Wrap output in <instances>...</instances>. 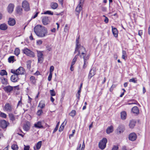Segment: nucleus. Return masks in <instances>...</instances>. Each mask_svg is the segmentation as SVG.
Returning a JSON list of instances; mask_svg holds the SVG:
<instances>
[{
  "label": "nucleus",
  "instance_id": "c9c22d12",
  "mask_svg": "<svg viewBox=\"0 0 150 150\" xmlns=\"http://www.w3.org/2000/svg\"><path fill=\"white\" fill-rule=\"evenodd\" d=\"M30 81L33 84L36 83L35 77L33 76H31L30 78Z\"/></svg>",
  "mask_w": 150,
  "mask_h": 150
},
{
  "label": "nucleus",
  "instance_id": "6e6d98bb",
  "mask_svg": "<svg viewBox=\"0 0 150 150\" xmlns=\"http://www.w3.org/2000/svg\"><path fill=\"white\" fill-rule=\"evenodd\" d=\"M75 130L74 129L72 130V134H70L69 135V138H70L71 137H72L73 136L74 134L75 133Z\"/></svg>",
  "mask_w": 150,
  "mask_h": 150
},
{
  "label": "nucleus",
  "instance_id": "f704fd0d",
  "mask_svg": "<svg viewBox=\"0 0 150 150\" xmlns=\"http://www.w3.org/2000/svg\"><path fill=\"white\" fill-rule=\"evenodd\" d=\"M14 57L13 56H10L8 59V62L9 63L12 62L13 63L14 60Z\"/></svg>",
  "mask_w": 150,
  "mask_h": 150
},
{
  "label": "nucleus",
  "instance_id": "b1692460",
  "mask_svg": "<svg viewBox=\"0 0 150 150\" xmlns=\"http://www.w3.org/2000/svg\"><path fill=\"white\" fill-rule=\"evenodd\" d=\"M79 37L77 38L76 40V47L75 49V50L74 52V54H75L76 52H78L79 50Z\"/></svg>",
  "mask_w": 150,
  "mask_h": 150
},
{
  "label": "nucleus",
  "instance_id": "c756f323",
  "mask_svg": "<svg viewBox=\"0 0 150 150\" xmlns=\"http://www.w3.org/2000/svg\"><path fill=\"white\" fill-rule=\"evenodd\" d=\"M2 83L4 85H6L8 83L7 80L6 79L3 77L1 78Z\"/></svg>",
  "mask_w": 150,
  "mask_h": 150
},
{
  "label": "nucleus",
  "instance_id": "09e8293b",
  "mask_svg": "<svg viewBox=\"0 0 150 150\" xmlns=\"http://www.w3.org/2000/svg\"><path fill=\"white\" fill-rule=\"evenodd\" d=\"M52 73H50L49 75L48 76V80L49 81H51L52 77Z\"/></svg>",
  "mask_w": 150,
  "mask_h": 150
},
{
  "label": "nucleus",
  "instance_id": "5fc2aeb1",
  "mask_svg": "<svg viewBox=\"0 0 150 150\" xmlns=\"http://www.w3.org/2000/svg\"><path fill=\"white\" fill-rule=\"evenodd\" d=\"M42 112V110H40L38 111L37 114L38 115H40Z\"/></svg>",
  "mask_w": 150,
  "mask_h": 150
},
{
  "label": "nucleus",
  "instance_id": "7c9ffc66",
  "mask_svg": "<svg viewBox=\"0 0 150 150\" xmlns=\"http://www.w3.org/2000/svg\"><path fill=\"white\" fill-rule=\"evenodd\" d=\"M51 6L53 9H56L58 6V4L56 3L52 2L51 4Z\"/></svg>",
  "mask_w": 150,
  "mask_h": 150
},
{
  "label": "nucleus",
  "instance_id": "cd10ccee",
  "mask_svg": "<svg viewBox=\"0 0 150 150\" xmlns=\"http://www.w3.org/2000/svg\"><path fill=\"white\" fill-rule=\"evenodd\" d=\"M113 131V127L112 126L108 127L106 130V132L108 134H109L110 133L112 132Z\"/></svg>",
  "mask_w": 150,
  "mask_h": 150
},
{
  "label": "nucleus",
  "instance_id": "13d9d810",
  "mask_svg": "<svg viewBox=\"0 0 150 150\" xmlns=\"http://www.w3.org/2000/svg\"><path fill=\"white\" fill-rule=\"evenodd\" d=\"M39 12H36L35 15L33 16L32 17V18H35L36 17L39 13Z\"/></svg>",
  "mask_w": 150,
  "mask_h": 150
},
{
  "label": "nucleus",
  "instance_id": "4d7b16f0",
  "mask_svg": "<svg viewBox=\"0 0 150 150\" xmlns=\"http://www.w3.org/2000/svg\"><path fill=\"white\" fill-rule=\"evenodd\" d=\"M42 43V41L41 40H39L37 41V44L38 45H40Z\"/></svg>",
  "mask_w": 150,
  "mask_h": 150
},
{
  "label": "nucleus",
  "instance_id": "72a5a7b5",
  "mask_svg": "<svg viewBox=\"0 0 150 150\" xmlns=\"http://www.w3.org/2000/svg\"><path fill=\"white\" fill-rule=\"evenodd\" d=\"M45 104L44 102L42 101L40 102L38 105V107L42 109L45 107Z\"/></svg>",
  "mask_w": 150,
  "mask_h": 150
},
{
  "label": "nucleus",
  "instance_id": "603ef678",
  "mask_svg": "<svg viewBox=\"0 0 150 150\" xmlns=\"http://www.w3.org/2000/svg\"><path fill=\"white\" fill-rule=\"evenodd\" d=\"M118 146H114L112 150H118Z\"/></svg>",
  "mask_w": 150,
  "mask_h": 150
},
{
  "label": "nucleus",
  "instance_id": "bb28decb",
  "mask_svg": "<svg viewBox=\"0 0 150 150\" xmlns=\"http://www.w3.org/2000/svg\"><path fill=\"white\" fill-rule=\"evenodd\" d=\"M30 125L29 124L26 123L23 126V129L26 131H28L30 129Z\"/></svg>",
  "mask_w": 150,
  "mask_h": 150
},
{
  "label": "nucleus",
  "instance_id": "2eb2a0df",
  "mask_svg": "<svg viewBox=\"0 0 150 150\" xmlns=\"http://www.w3.org/2000/svg\"><path fill=\"white\" fill-rule=\"evenodd\" d=\"M14 5L12 4H9L8 7V11L9 13H11L13 10Z\"/></svg>",
  "mask_w": 150,
  "mask_h": 150
},
{
  "label": "nucleus",
  "instance_id": "f257e3e1",
  "mask_svg": "<svg viewBox=\"0 0 150 150\" xmlns=\"http://www.w3.org/2000/svg\"><path fill=\"white\" fill-rule=\"evenodd\" d=\"M34 30L36 35L40 38L44 37L48 33L47 28L39 25H37L34 28Z\"/></svg>",
  "mask_w": 150,
  "mask_h": 150
},
{
  "label": "nucleus",
  "instance_id": "39448f33",
  "mask_svg": "<svg viewBox=\"0 0 150 150\" xmlns=\"http://www.w3.org/2000/svg\"><path fill=\"white\" fill-rule=\"evenodd\" d=\"M37 57H38V62L40 63H42L44 60L43 54V51L37 50Z\"/></svg>",
  "mask_w": 150,
  "mask_h": 150
},
{
  "label": "nucleus",
  "instance_id": "ddd939ff",
  "mask_svg": "<svg viewBox=\"0 0 150 150\" xmlns=\"http://www.w3.org/2000/svg\"><path fill=\"white\" fill-rule=\"evenodd\" d=\"M96 74V70L95 69L92 68L91 69L89 72L88 75V79H89L93 76Z\"/></svg>",
  "mask_w": 150,
  "mask_h": 150
},
{
  "label": "nucleus",
  "instance_id": "6ab92c4d",
  "mask_svg": "<svg viewBox=\"0 0 150 150\" xmlns=\"http://www.w3.org/2000/svg\"><path fill=\"white\" fill-rule=\"evenodd\" d=\"M118 132L120 134L123 132L125 130L124 127L123 125H120L117 129Z\"/></svg>",
  "mask_w": 150,
  "mask_h": 150
},
{
  "label": "nucleus",
  "instance_id": "a878e982",
  "mask_svg": "<svg viewBox=\"0 0 150 150\" xmlns=\"http://www.w3.org/2000/svg\"><path fill=\"white\" fill-rule=\"evenodd\" d=\"M10 120L14 122L16 120V116L13 115L12 113H10L8 115Z\"/></svg>",
  "mask_w": 150,
  "mask_h": 150
},
{
  "label": "nucleus",
  "instance_id": "f03ea898",
  "mask_svg": "<svg viewBox=\"0 0 150 150\" xmlns=\"http://www.w3.org/2000/svg\"><path fill=\"white\" fill-rule=\"evenodd\" d=\"M107 139L106 138H103L101 140L98 144L99 147L101 149H104L106 146V144L107 142Z\"/></svg>",
  "mask_w": 150,
  "mask_h": 150
},
{
  "label": "nucleus",
  "instance_id": "7ed1b4c3",
  "mask_svg": "<svg viewBox=\"0 0 150 150\" xmlns=\"http://www.w3.org/2000/svg\"><path fill=\"white\" fill-rule=\"evenodd\" d=\"M22 51L24 54L28 56L33 57L35 56L34 52L27 48H24Z\"/></svg>",
  "mask_w": 150,
  "mask_h": 150
},
{
  "label": "nucleus",
  "instance_id": "c85d7f7f",
  "mask_svg": "<svg viewBox=\"0 0 150 150\" xmlns=\"http://www.w3.org/2000/svg\"><path fill=\"white\" fill-rule=\"evenodd\" d=\"M135 123L136 122L134 120H130L129 124L130 127L131 128H133L134 127Z\"/></svg>",
  "mask_w": 150,
  "mask_h": 150
},
{
  "label": "nucleus",
  "instance_id": "338daca9",
  "mask_svg": "<svg viewBox=\"0 0 150 150\" xmlns=\"http://www.w3.org/2000/svg\"><path fill=\"white\" fill-rule=\"evenodd\" d=\"M122 55H127L126 52L125 50H122Z\"/></svg>",
  "mask_w": 150,
  "mask_h": 150
},
{
  "label": "nucleus",
  "instance_id": "4be33fe9",
  "mask_svg": "<svg viewBox=\"0 0 150 150\" xmlns=\"http://www.w3.org/2000/svg\"><path fill=\"white\" fill-rule=\"evenodd\" d=\"M34 126L35 127L38 128H43V126L42 125V122L40 121H38L34 124Z\"/></svg>",
  "mask_w": 150,
  "mask_h": 150
},
{
  "label": "nucleus",
  "instance_id": "9d476101",
  "mask_svg": "<svg viewBox=\"0 0 150 150\" xmlns=\"http://www.w3.org/2000/svg\"><path fill=\"white\" fill-rule=\"evenodd\" d=\"M9 124L8 122L5 120H0V127L2 129L6 128L8 125Z\"/></svg>",
  "mask_w": 150,
  "mask_h": 150
},
{
  "label": "nucleus",
  "instance_id": "8fccbe9b",
  "mask_svg": "<svg viewBox=\"0 0 150 150\" xmlns=\"http://www.w3.org/2000/svg\"><path fill=\"white\" fill-rule=\"evenodd\" d=\"M103 16L105 17V19L104 20V22L106 23H108L109 21V19L105 15Z\"/></svg>",
  "mask_w": 150,
  "mask_h": 150
},
{
  "label": "nucleus",
  "instance_id": "6e6552de",
  "mask_svg": "<svg viewBox=\"0 0 150 150\" xmlns=\"http://www.w3.org/2000/svg\"><path fill=\"white\" fill-rule=\"evenodd\" d=\"M22 6L25 11H28L30 10L29 4L26 0L23 1L22 3Z\"/></svg>",
  "mask_w": 150,
  "mask_h": 150
},
{
  "label": "nucleus",
  "instance_id": "bf43d9fd",
  "mask_svg": "<svg viewBox=\"0 0 150 150\" xmlns=\"http://www.w3.org/2000/svg\"><path fill=\"white\" fill-rule=\"evenodd\" d=\"M85 147V144L84 142V141L83 142V144L82 145V146L81 148V150H84Z\"/></svg>",
  "mask_w": 150,
  "mask_h": 150
},
{
  "label": "nucleus",
  "instance_id": "4c0bfd02",
  "mask_svg": "<svg viewBox=\"0 0 150 150\" xmlns=\"http://www.w3.org/2000/svg\"><path fill=\"white\" fill-rule=\"evenodd\" d=\"M27 67L28 69H30L31 68V61L30 60H28L26 62Z\"/></svg>",
  "mask_w": 150,
  "mask_h": 150
},
{
  "label": "nucleus",
  "instance_id": "052dcab7",
  "mask_svg": "<svg viewBox=\"0 0 150 150\" xmlns=\"http://www.w3.org/2000/svg\"><path fill=\"white\" fill-rule=\"evenodd\" d=\"M13 89L14 90H19V88L18 86H13Z\"/></svg>",
  "mask_w": 150,
  "mask_h": 150
},
{
  "label": "nucleus",
  "instance_id": "680f3d73",
  "mask_svg": "<svg viewBox=\"0 0 150 150\" xmlns=\"http://www.w3.org/2000/svg\"><path fill=\"white\" fill-rule=\"evenodd\" d=\"M142 34V30H140L138 32V35L140 36H141Z\"/></svg>",
  "mask_w": 150,
  "mask_h": 150
},
{
  "label": "nucleus",
  "instance_id": "49530a36",
  "mask_svg": "<svg viewBox=\"0 0 150 150\" xmlns=\"http://www.w3.org/2000/svg\"><path fill=\"white\" fill-rule=\"evenodd\" d=\"M88 64V62L87 61H84V64L83 66V68L85 69L87 67Z\"/></svg>",
  "mask_w": 150,
  "mask_h": 150
},
{
  "label": "nucleus",
  "instance_id": "79ce46f5",
  "mask_svg": "<svg viewBox=\"0 0 150 150\" xmlns=\"http://www.w3.org/2000/svg\"><path fill=\"white\" fill-rule=\"evenodd\" d=\"M0 117L4 118H6L7 115L5 113L0 112Z\"/></svg>",
  "mask_w": 150,
  "mask_h": 150
},
{
  "label": "nucleus",
  "instance_id": "f8f14e48",
  "mask_svg": "<svg viewBox=\"0 0 150 150\" xmlns=\"http://www.w3.org/2000/svg\"><path fill=\"white\" fill-rule=\"evenodd\" d=\"M137 138L136 134L134 132L130 133L129 136V139L131 141L135 140Z\"/></svg>",
  "mask_w": 150,
  "mask_h": 150
},
{
  "label": "nucleus",
  "instance_id": "e2e57ef3",
  "mask_svg": "<svg viewBox=\"0 0 150 150\" xmlns=\"http://www.w3.org/2000/svg\"><path fill=\"white\" fill-rule=\"evenodd\" d=\"M76 60H77L74 59H73V61L71 63V64H72V65H74V64L76 62Z\"/></svg>",
  "mask_w": 150,
  "mask_h": 150
},
{
  "label": "nucleus",
  "instance_id": "69168bd1",
  "mask_svg": "<svg viewBox=\"0 0 150 150\" xmlns=\"http://www.w3.org/2000/svg\"><path fill=\"white\" fill-rule=\"evenodd\" d=\"M62 125H61V126L60 127L59 129V131L60 132L62 131L64 129L62 127Z\"/></svg>",
  "mask_w": 150,
  "mask_h": 150
},
{
  "label": "nucleus",
  "instance_id": "e433bc0d",
  "mask_svg": "<svg viewBox=\"0 0 150 150\" xmlns=\"http://www.w3.org/2000/svg\"><path fill=\"white\" fill-rule=\"evenodd\" d=\"M20 50L18 48H16L14 51V54L17 56H18L20 54Z\"/></svg>",
  "mask_w": 150,
  "mask_h": 150
},
{
  "label": "nucleus",
  "instance_id": "dca6fc26",
  "mask_svg": "<svg viewBox=\"0 0 150 150\" xmlns=\"http://www.w3.org/2000/svg\"><path fill=\"white\" fill-rule=\"evenodd\" d=\"M79 51H80L81 53H86L87 51L86 48L83 46H81L80 44L79 43Z\"/></svg>",
  "mask_w": 150,
  "mask_h": 150
},
{
  "label": "nucleus",
  "instance_id": "aec40b11",
  "mask_svg": "<svg viewBox=\"0 0 150 150\" xmlns=\"http://www.w3.org/2000/svg\"><path fill=\"white\" fill-rule=\"evenodd\" d=\"M121 118L122 120H125L127 117V113L125 111H122L120 113Z\"/></svg>",
  "mask_w": 150,
  "mask_h": 150
},
{
  "label": "nucleus",
  "instance_id": "a211bd4d",
  "mask_svg": "<svg viewBox=\"0 0 150 150\" xmlns=\"http://www.w3.org/2000/svg\"><path fill=\"white\" fill-rule=\"evenodd\" d=\"M42 142L40 141L38 142L36 144V147H34V150H38L41 148L42 145Z\"/></svg>",
  "mask_w": 150,
  "mask_h": 150
},
{
  "label": "nucleus",
  "instance_id": "393cba45",
  "mask_svg": "<svg viewBox=\"0 0 150 150\" xmlns=\"http://www.w3.org/2000/svg\"><path fill=\"white\" fill-rule=\"evenodd\" d=\"M8 28L7 25L5 23H3L0 25V29L3 30H5Z\"/></svg>",
  "mask_w": 150,
  "mask_h": 150
},
{
  "label": "nucleus",
  "instance_id": "423d86ee",
  "mask_svg": "<svg viewBox=\"0 0 150 150\" xmlns=\"http://www.w3.org/2000/svg\"><path fill=\"white\" fill-rule=\"evenodd\" d=\"M83 4V0H80L79 4L76 9V14L77 16H79L81 10L82 9Z\"/></svg>",
  "mask_w": 150,
  "mask_h": 150
},
{
  "label": "nucleus",
  "instance_id": "473e14b6",
  "mask_svg": "<svg viewBox=\"0 0 150 150\" xmlns=\"http://www.w3.org/2000/svg\"><path fill=\"white\" fill-rule=\"evenodd\" d=\"M22 11V8L20 6H18L16 8V11L17 13L19 14H21Z\"/></svg>",
  "mask_w": 150,
  "mask_h": 150
},
{
  "label": "nucleus",
  "instance_id": "412c9836",
  "mask_svg": "<svg viewBox=\"0 0 150 150\" xmlns=\"http://www.w3.org/2000/svg\"><path fill=\"white\" fill-rule=\"evenodd\" d=\"M112 31L113 35L116 38L118 36V31L117 29L115 28H113L112 26Z\"/></svg>",
  "mask_w": 150,
  "mask_h": 150
},
{
  "label": "nucleus",
  "instance_id": "ea45409f",
  "mask_svg": "<svg viewBox=\"0 0 150 150\" xmlns=\"http://www.w3.org/2000/svg\"><path fill=\"white\" fill-rule=\"evenodd\" d=\"M11 148L13 150H18V147L17 145L13 144L12 145Z\"/></svg>",
  "mask_w": 150,
  "mask_h": 150
},
{
  "label": "nucleus",
  "instance_id": "3c124183",
  "mask_svg": "<svg viewBox=\"0 0 150 150\" xmlns=\"http://www.w3.org/2000/svg\"><path fill=\"white\" fill-rule=\"evenodd\" d=\"M24 150H29L30 148L29 146H25L24 145Z\"/></svg>",
  "mask_w": 150,
  "mask_h": 150
},
{
  "label": "nucleus",
  "instance_id": "2f4dec72",
  "mask_svg": "<svg viewBox=\"0 0 150 150\" xmlns=\"http://www.w3.org/2000/svg\"><path fill=\"white\" fill-rule=\"evenodd\" d=\"M86 53H81V55H80V57L81 58H83V61H87V58H86Z\"/></svg>",
  "mask_w": 150,
  "mask_h": 150
},
{
  "label": "nucleus",
  "instance_id": "58836bf2",
  "mask_svg": "<svg viewBox=\"0 0 150 150\" xmlns=\"http://www.w3.org/2000/svg\"><path fill=\"white\" fill-rule=\"evenodd\" d=\"M76 114V111L75 110H73L69 113V115L72 117H74L75 115Z\"/></svg>",
  "mask_w": 150,
  "mask_h": 150
},
{
  "label": "nucleus",
  "instance_id": "20e7f679",
  "mask_svg": "<svg viewBox=\"0 0 150 150\" xmlns=\"http://www.w3.org/2000/svg\"><path fill=\"white\" fill-rule=\"evenodd\" d=\"M24 70L22 67H20L16 70L13 69H11V73H16L18 75L23 74H24Z\"/></svg>",
  "mask_w": 150,
  "mask_h": 150
},
{
  "label": "nucleus",
  "instance_id": "1a4fd4ad",
  "mask_svg": "<svg viewBox=\"0 0 150 150\" xmlns=\"http://www.w3.org/2000/svg\"><path fill=\"white\" fill-rule=\"evenodd\" d=\"M3 89L6 92L10 94L13 91V87L10 86H7L4 87Z\"/></svg>",
  "mask_w": 150,
  "mask_h": 150
},
{
  "label": "nucleus",
  "instance_id": "774afa93",
  "mask_svg": "<svg viewBox=\"0 0 150 150\" xmlns=\"http://www.w3.org/2000/svg\"><path fill=\"white\" fill-rule=\"evenodd\" d=\"M73 65L71 64L70 67V70L71 71H73L74 70V68L73 67Z\"/></svg>",
  "mask_w": 150,
  "mask_h": 150
},
{
  "label": "nucleus",
  "instance_id": "9b49d317",
  "mask_svg": "<svg viewBox=\"0 0 150 150\" xmlns=\"http://www.w3.org/2000/svg\"><path fill=\"white\" fill-rule=\"evenodd\" d=\"M14 74L11 76V81L13 82H16L18 81L19 80L18 75L15 73H13Z\"/></svg>",
  "mask_w": 150,
  "mask_h": 150
},
{
  "label": "nucleus",
  "instance_id": "0eeeda50",
  "mask_svg": "<svg viewBox=\"0 0 150 150\" xmlns=\"http://www.w3.org/2000/svg\"><path fill=\"white\" fill-rule=\"evenodd\" d=\"M3 109L4 111L8 112H11L12 111L13 108L12 105L9 103H6L4 105Z\"/></svg>",
  "mask_w": 150,
  "mask_h": 150
},
{
  "label": "nucleus",
  "instance_id": "de8ad7c7",
  "mask_svg": "<svg viewBox=\"0 0 150 150\" xmlns=\"http://www.w3.org/2000/svg\"><path fill=\"white\" fill-rule=\"evenodd\" d=\"M44 14H48L50 15H53V13L50 11H47L44 13Z\"/></svg>",
  "mask_w": 150,
  "mask_h": 150
},
{
  "label": "nucleus",
  "instance_id": "4468645a",
  "mask_svg": "<svg viewBox=\"0 0 150 150\" xmlns=\"http://www.w3.org/2000/svg\"><path fill=\"white\" fill-rule=\"evenodd\" d=\"M42 20V23L44 25H46L50 23L48 17H43Z\"/></svg>",
  "mask_w": 150,
  "mask_h": 150
},
{
  "label": "nucleus",
  "instance_id": "864d4df0",
  "mask_svg": "<svg viewBox=\"0 0 150 150\" xmlns=\"http://www.w3.org/2000/svg\"><path fill=\"white\" fill-rule=\"evenodd\" d=\"M54 67L52 66H51L50 67V73H52V71L54 70Z\"/></svg>",
  "mask_w": 150,
  "mask_h": 150
},
{
  "label": "nucleus",
  "instance_id": "37998d69",
  "mask_svg": "<svg viewBox=\"0 0 150 150\" xmlns=\"http://www.w3.org/2000/svg\"><path fill=\"white\" fill-rule=\"evenodd\" d=\"M50 95L51 96H55L56 93L54 89L51 90L50 91Z\"/></svg>",
  "mask_w": 150,
  "mask_h": 150
},
{
  "label": "nucleus",
  "instance_id": "c03bdc74",
  "mask_svg": "<svg viewBox=\"0 0 150 150\" xmlns=\"http://www.w3.org/2000/svg\"><path fill=\"white\" fill-rule=\"evenodd\" d=\"M59 122H58L57 124L55 127V128L53 130V133H54L55 132H56L57 131V130H58V126H59Z\"/></svg>",
  "mask_w": 150,
  "mask_h": 150
},
{
  "label": "nucleus",
  "instance_id": "a19ab883",
  "mask_svg": "<svg viewBox=\"0 0 150 150\" xmlns=\"http://www.w3.org/2000/svg\"><path fill=\"white\" fill-rule=\"evenodd\" d=\"M0 74L1 76H3L4 75H7V73L6 70H1L0 73Z\"/></svg>",
  "mask_w": 150,
  "mask_h": 150
},
{
  "label": "nucleus",
  "instance_id": "a18cd8bd",
  "mask_svg": "<svg viewBox=\"0 0 150 150\" xmlns=\"http://www.w3.org/2000/svg\"><path fill=\"white\" fill-rule=\"evenodd\" d=\"M136 78H134L130 79L129 80V82H133L134 83H137V81L136 80Z\"/></svg>",
  "mask_w": 150,
  "mask_h": 150
},
{
  "label": "nucleus",
  "instance_id": "5701e85b",
  "mask_svg": "<svg viewBox=\"0 0 150 150\" xmlns=\"http://www.w3.org/2000/svg\"><path fill=\"white\" fill-rule=\"evenodd\" d=\"M132 112L133 113L138 114L139 113V111L138 107L137 106H134L132 108Z\"/></svg>",
  "mask_w": 150,
  "mask_h": 150
},
{
  "label": "nucleus",
  "instance_id": "f3484780",
  "mask_svg": "<svg viewBox=\"0 0 150 150\" xmlns=\"http://www.w3.org/2000/svg\"><path fill=\"white\" fill-rule=\"evenodd\" d=\"M8 25L11 26H13L16 23V21L15 20L11 18H10L8 21Z\"/></svg>",
  "mask_w": 150,
  "mask_h": 150
},
{
  "label": "nucleus",
  "instance_id": "0e129e2a",
  "mask_svg": "<svg viewBox=\"0 0 150 150\" xmlns=\"http://www.w3.org/2000/svg\"><path fill=\"white\" fill-rule=\"evenodd\" d=\"M21 103H22L21 100H21H19L18 102V103L17 104V106H19V105L21 106Z\"/></svg>",
  "mask_w": 150,
  "mask_h": 150
}]
</instances>
